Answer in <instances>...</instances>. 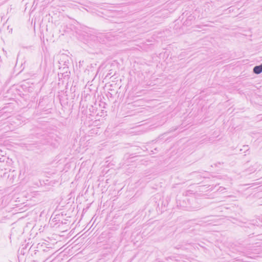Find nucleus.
Segmentation results:
<instances>
[{"label": "nucleus", "mask_w": 262, "mask_h": 262, "mask_svg": "<svg viewBox=\"0 0 262 262\" xmlns=\"http://www.w3.org/2000/svg\"><path fill=\"white\" fill-rule=\"evenodd\" d=\"M96 37L97 40L102 43H104L107 40L106 36L102 33L98 34Z\"/></svg>", "instance_id": "f257e3e1"}, {"label": "nucleus", "mask_w": 262, "mask_h": 262, "mask_svg": "<svg viewBox=\"0 0 262 262\" xmlns=\"http://www.w3.org/2000/svg\"><path fill=\"white\" fill-rule=\"evenodd\" d=\"M258 166L257 163H255L254 165L251 166L249 168L245 170V172H249V173H251L254 172L258 168Z\"/></svg>", "instance_id": "f03ea898"}, {"label": "nucleus", "mask_w": 262, "mask_h": 262, "mask_svg": "<svg viewBox=\"0 0 262 262\" xmlns=\"http://www.w3.org/2000/svg\"><path fill=\"white\" fill-rule=\"evenodd\" d=\"M253 72L256 74H259L262 72V63L260 65L256 66L253 68Z\"/></svg>", "instance_id": "7ed1b4c3"}, {"label": "nucleus", "mask_w": 262, "mask_h": 262, "mask_svg": "<svg viewBox=\"0 0 262 262\" xmlns=\"http://www.w3.org/2000/svg\"><path fill=\"white\" fill-rule=\"evenodd\" d=\"M8 159V157L6 156L5 152L0 150V162H5Z\"/></svg>", "instance_id": "20e7f679"}, {"label": "nucleus", "mask_w": 262, "mask_h": 262, "mask_svg": "<svg viewBox=\"0 0 262 262\" xmlns=\"http://www.w3.org/2000/svg\"><path fill=\"white\" fill-rule=\"evenodd\" d=\"M5 162L8 164V165H12V164L13 163L12 159H9L8 157V159H7L5 161Z\"/></svg>", "instance_id": "39448f33"}, {"label": "nucleus", "mask_w": 262, "mask_h": 262, "mask_svg": "<svg viewBox=\"0 0 262 262\" xmlns=\"http://www.w3.org/2000/svg\"><path fill=\"white\" fill-rule=\"evenodd\" d=\"M225 189H226V188L221 186L217 189V191L219 192H222Z\"/></svg>", "instance_id": "423d86ee"}, {"label": "nucleus", "mask_w": 262, "mask_h": 262, "mask_svg": "<svg viewBox=\"0 0 262 262\" xmlns=\"http://www.w3.org/2000/svg\"><path fill=\"white\" fill-rule=\"evenodd\" d=\"M243 147V149L245 150V152H246V151H248L249 149V148L248 147V145H244Z\"/></svg>", "instance_id": "0eeeda50"}, {"label": "nucleus", "mask_w": 262, "mask_h": 262, "mask_svg": "<svg viewBox=\"0 0 262 262\" xmlns=\"http://www.w3.org/2000/svg\"><path fill=\"white\" fill-rule=\"evenodd\" d=\"M106 96L107 97L109 98H113L114 97H113V95L112 94H111V93L110 92H108V93L106 94Z\"/></svg>", "instance_id": "6e6552de"}, {"label": "nucleus", "mask_w": 262, "mask_h": 262, "mask_svg": "<svg viewBox=\"0 0 262 262\" xmlns=\"http://www.w3.org/2000/svg\"><path fill=\"white\" fill-rule=\"evenodd\" d=\"M261 116L262 115H259L257 116V118H258L259 120H262V117H261Z\"/></svg>", "instance_id": "1a4fd4ad"}]
</instances>
